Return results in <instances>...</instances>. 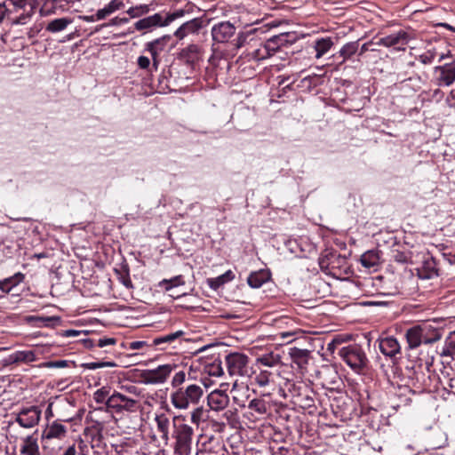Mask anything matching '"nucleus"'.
Segmentation results:
<instances>
[{"label":"nucleus","mask_w":455,"mask_h":455,"mask_svg":"<svg viewBox=\"0 0 455 455\" xmlns=\"http://www.w3.org/2000/svg\"><path fill=\"white\" fill-rule=\"evenodd\" d=\"M189 377L184 371H179L174 373L171 387L172 392L170 395V400L172 406L180 411H185L190 405H197L202 400L204 391L201 384L188 383Z\"/></svg>","instance_id":"nucleus-1"},{"label":"nucleus","mask_w":455,"mask_h":455,"mask_svg":"<svg viewBox=\"0 0 455 455\" xmlns=\"http://www.w3.org/2000/svg\"><path fill=\"white\" fill-rule=\"evenodd\" d=\"M184 421L183 416H175L172 419V436L175 441L173 444L175 455H190L192 451L194 429Z\"/></svg>","instance_id":"nucleus-2"},{"label":"nucleus","mask_w":455,"mask_h":455,"mask_svg":"<svg viewBox=\"0 0 455 455\" xmlns=\"http://www.w3.org/2000/svg\"><path fill=\"white\" fill-rule=\"evenodd\" d=\"M289 34L274 36L265 43L249 42L247 56L254 60H263L273 56L282 46L288 42Z\"/></svg>","instance_id":"nucleus-3"},{"label":"nucleus","mask_w":455,"mask_h":455,"mask_svg":"<svg viewBox=\"0 0 455 455\" xmlns=\"http://www.w3.org/2000/svg\"><path fill=\"white\" fill-rule=\"evenodd\" d=\"M339 355L356 373H360L368 363V359L364 351L356 344L342 347L339 351Z\"/></svg>","instance_id":"nucleus-4"},{"label":"nucleus","mask_w":455,"mask_h":455,"mask_svg":"<svg viewBox=\"0 0 455 455\" xmlns=\"http://www.w3.org/2000/svg\"><path fill=\"white\" fill-rule=\"evenodd\" d=\"M427 327L425 326H413L406 331V340L410 349L419 347L422 343L432 344L441 339V335L437 331H435L431 337L427 336Z\"/></svg>","instance_id":"nucleus-5"},{"label":"nucleus","mask_w":455,"mask_h":455,"mask_svg":"<svg viewBox=\"0 0 455 455\" xmlns=\"http://www.w3.org/2000/svg\"><path fill=\"white\" fill-rule=\"evenodd\" d=\"M227 368L231 376H249L251 369L249 357L242 353H231L225 358Z\"/></svg>","instance_id":"nucleus-6"},{"label":"nucleus","mask_w":455,"mask_h":455,"mask_svg":"<svg viewBox=\"0 0 455 455\" xmlns=\"http://www.w3.org/2000/svg\"><path fill=\"white\" fill-rule=\"evenodd\" d=\"M106 406L116 413L135 412L138 409V401L115 392L107 399Z\"/></svg>","instance_id":"nucleus-7"},{"label":"nucleus","mask_w":455,"mask_h":455,"mask_svg":"<svg viewBox=\"0 0 455 455\" xmlns=\"http://www.w3.org/2000/svg\"><path fill=\"white\" fill-rule=\"evenodd\" d=\"M175 368L176 365L174 364H162L156 369L145 370L141 377L146 384H163L168 379Z\"/></svg>","instance_id":"nucleus-8"},{"label":"nucleus","mask_w":455,"mask_h":455,"mask_svg":"<svg viewBox=\"0 0 455 455\" xmlns=\"http://www.w3.org/2000/svg\"><path fill=\"white\" fill-rule=\"evenodd\" d=\"M228 388V383H221L220 389H215L207 395V403L211 410L220 411L228 406L229 396L226 393Z\"/></svg>","instance_id":"nucleus-9"},{"label":"nucleus","mask_w":455,"mask_h":455,"mask_svg":"<svg viewBox=\"0 0 455 455\" xmlns=\"http://www.w3.org/2000/svg\"><path fill=\"white\" fill-rule=\"evenodd\" d=\"M435 84L439 86H451L455 82V60L434 68Z\"/></svg>","instance_id":"nucleus-10"},{"label":"nucleus","mask_w":455,"mask_h":455,"mask_svg":"<svg viewBox=\"0 0 455 455\" xmlns=\"http://www.w3.org/2000/svg\"><path fill=\"white\" fill-rule=\"evenodd\" d=\"M41 418V411L36 406L21 410L16 417V422L22 427L32 428L36 426Z\"/></svg>","instance_id":"nucleus-11"},{"label":"nucleus","mask_w":455,"mask_h":455,"mask_svg":"<svg viewBox=\"0 0 455 455\" xmlns=\"http://www.w3.org/2000/svg\"><path fill=\"white\" fill-rule=\"evenodd\" d=\"M212 40L219 44L227 43L235 33V28L229 21H222L212 28Z\"/></svg>","instance_id":"nucleus-12"},{"label":"nucleus","mask_w":455,"mask_h":455,"mask_svg":"<svg viewBox=\"0 0 455 455\" xmlns=\"http://www.w3.org/2000/svg\"><path fill=\"white\" fill-rule=\"evenodd\" d=\"M204 50L202 46L191 44L180 50L178 59L187 65L193 66L203 59Z\"/></svg>","instance_id":"nucleus-13"},{"label":"nucleus","mask_w":455,"mask_h":455,"mask_svg":"<svg viewBox=\"0 0 455 455\" xmlns=\"http://www.w3.org/2000/svg\"><path fill=\"white\" fill-rule=\"evenodd\" d=\"M20 455H43L36 432L20 439Z\"/></svg>","instance_id":"nucleus-14"},{"label":"nucleus","mask_w":455,"mask_h":455,"mask_svg":"<svg viewBox=\"0 0 455 455\" xmlns=\"http://www.w3.org/2000/svg\"><path fill=\"white\" fill-rule=\"evenodd\" d=\"M411 39V36L405 30H399L387 36L381 37L377 44L385 47L406 45Z\"/></svg>","instance_id":"nucleus-15"},{"label":"nucleus","mask_w":455,"mask_h":455,"mask_svg":"<svg viewBox=\"0 0 455 455\" xmlns=\"http://www.w3.org/2000/svg\"><path fill=\"white\" fill-rule=\"evenodd\" d=\"M165 27L164 14L161 12L145 17L134 23V28L138 31L150 30L155 28Z\"/></svg>","instance_id":"nucleus-16"},{"label":"nucleus","mask_w":455,"mask_h":455,"mask_svg":"<svg viewBox=\"0 0 455 455\" xmlns=\"http://www.w3.org/2000/svg\"><path fill=\"white\" fill-rule=\"evenodd\" d=\"M378 342L379 348L385 356L395 357L401 352V346L398 340L394 337H380Z\"/></svg>","instance_id":"nucleus-17"},{"label":"nucleus","mask_w":455,"mask_h":455,"mask_svg":"<svg viewBox=\"0 0 455 455\" xmlns=\"http://www.w3.org/2000/svg\"><path fill=\"white\" fill-rule=\"evenodd\" d=\"M418 275L420 279H432L439 275L437 263L432 257L426 259L422 266L418 268Z\"/></svg>","instance_id":"nucleus-18"},{"label":"nucleus","mask_w":455,"mask_h":455,"mask_svg":"<svg viewBox=\"0 0 455 455\" xmlns=\"http://www.w3.org/2000/svg\"><path fill=\"white\" fill-rule=\"evenodd\" d=\"M67 435V427L63 424L53 421L48 425L46 429L44 431L42 437L52 440V439H63Z\"/></svg>","instance_id":"nucleus-19"},{"label":"nucleus","mask_w":455,"mask_h":455,"mask_svg":"<svg viewBox=\"0 0 455 455\" xmlns=\"http://www.w3.org/2000/svg\"><path fill=\"white\" fill-rule=\"evenodd\" d=\"M201 28L198 20L193 19L189 21L183 23L175 32L174 36L179 39L185 38L189 34L196 33Z\"/></svg>","instance_id":"nucleus-20"},{"label":"nucleus","mask_w":455,"mask_h":455,"mask_svg":"<svg viewBox=\"0 0 455 455\" xmlns=\"http://www.w3.org/2000/svg\"><path fill=\"white\" fill-rule=\"evenodd\" d=\"M73 23V19L69 17H61L50 20L45 29L46 31L56 34L64 31L69 25Z\"/></svg>","instance_id":"nucleus-21"},{"label":"nucleus","mask_w":455,"mask_h":455,"mask_svg":"<svg viewBox=\"0 0 455 455\" xmlns=\"http://www.w3.org/2000/svg\"><path fill=\"white\" fill-rule=\"evenodd\" d=\"M36 359V354L32 350L16 351L11 354L6 359L7 363H32Z\"/></svg>","instance_id":"nucleus-22"},{"label":"nucleus","mask_w":455,"mask_h":455,"mask_svg":"<svg viewBox=\"0 0 455 455\" xmlns=\"http://www.w3.org/2000/svg\"><path fill=\"white\" fill-rule=\"evenodd\" d=\"M157 431L162 434L161 437L165 444L169 442V427L170 420L169 418L164 414H156L155 417Z\"/></svg>","instance_id":"nucleus-23"},{"label":"nucleus","mask_w":455,"mask_h":455,"mask_svg":"<svg viewBox=\"0 0 455 455\" xmlns=\"http://www.w3.org/2000/svg\"><path fill=\"white\" fill-rule=\"evenodd\" d=\"M185 332L181 330L172 333L163 335L153 339V346L160 347L161 349H166L167 345L173 343L176 339L183 337Z\"/></svg>","instance_id":"nucleus-24"},{"label":"nucleus","mask_w":455,"mask_h":455,"mask_svg":"<svg viewBox=\"0 0 455 455\" xmlns=\"http://www.w3.org/2000/svg\"><path fill=\"white\" fill-rule=\"evenodd\" d=\"M269 279H270L269 272H267L266 270H259V271L251 273L248 276L247 283L251 288H259L265 283H267Z\"/></svg>","instance_id":"nucleus-25"},{"label":"nucleus","mask_w":455,"mask_h":455,"mask_svg":"<svg viewBox=\"0 0 455 455\" xmlns=\"http://www.w3.org/2000/svg\"><path fill=\"white\" fill-rule=\"evenodd\" d=\"M25 275L19 272L12 276L0 281V290L5 293L10 292L12 288L16 287L19 283L23 282Z\"/></svg>","instance_id":"nucleus-26"},{"label":"nucleus","mask_w":455,"mask_h":455,"mask_svg":"<svg viewBox=\"0 0 455 455\" xmlns=\"http://www.w3.org/2000/svg\"><path fill=\"white\" fill-rule=\"evenodd\" d=\"M290 355L294 363H296L299 368L305 367L308 363V355L309 352L306 349H300L297 347H292L290 349Z\"/></svg>","instance_id":"nucleus-27"},{"label":"nucleus","mask_w":455,"mask_h":455,"mask_svg":"<svg viewBox=\"0 0 455 455\" xmlns=\"http://www.w3.org/2000/svg\"><path fill=\"white\" fill-rule=\"evenodd\" d=\"M442 357H448L451 360L455 359V331L451 332L444 341V345L440 352Z\"/></svg>","instance_id":"nucleus-28"},{"label":"nucleus","mask_w":455,"mask_h":455,"mask_svg":"<svg viewBox=\"0 0 455 455\" xmlns=\"http://www.w3.org/2000/svg\"><path fill=\"white\" fill-rule=\"evenodd\" d=\"M248 391L249 389L247 386H241L237 383V381H235L233 383L231 389L234 403L239 405L240 407H244L246 399L243 398L242 395L243 392L246 393Z\"/></svg>","instance_id":"nucleus-29"},{"label":"nucleus","mask_w":455,"mask_h":455,"mask_svg":"<svg viewBox=\"0 0 455 455\" xmlns=\"http://www.w3.org/2000/svg\"><path fill=\"white\" fill-rule=\"evenodd\" d=\"M248 409L255 412L257 416H263L267 412L269 405L264 399L255 398L250 401Z\"/></svg>","instance_id":"nucleus-30"},{"label":"nucleus","mask_w":455,"mask_h":455,"mask_svg":"<svg viewBox=\"0 0 455 455\" xmlns=\"http://www.w3.org/2000/svg\"><path fill=\"white\" fill-rule=\"evenodd\" d=\"M235 278V275L231 270L226 271L223 275L216 278L208 279V284L212 289L217 290L228 282L232 281Z\"/></svg>","instance_id":"nucleus-31"},{"label":"nucleus","mask_w":455,"mask_h":455,"mask_svg":"<svg viewBox=\"0 0 455 455\" xmlns=\"http://www.w3.org/2000/svg\"><path fill=\"white\" fill-rule=\"evenodd\" d=\"M360 261L367 268L374 267L379 263V253L376 251H368L361 256Z\"/></svg>","instance_id":"nucleus-32"},{"label":"nucleus","mask_w":455,"mask_h":455,"mask_svg":"<svg viewBox=\"0 0 455 455\" xmlns=\"http://www.w3.org/2000/svg\"><path fill=\"white\" fill-rule=\"evenodd\" d=\"M333 42L330 37L321 38L315 41V50L316 52L315 58L320 59L332 47Z\"/></svg>","instance_id":"nucleus-33"},{"label":"nucleus","mask_w":455,"mask_h":455,"mask_svg":"<svg viewBox=\"0 0 455 455\" xmlns=\"http://www.w3.org/2000/svg\"><path fill=\"white\" fill-rule=\"evenodd\" d=\"M185 284L183 275H179L171 279H164L158 283V286L164 289L165 291H170L173 288Z\"/></svg>","instance_id":"nucleus-34"},{"label":"nucleus","mask_w":455,"mask_h":455,"mask_svg":"<svg viewBox=\"0 0 455 455\" xmlns=\"http://www.w3.org/2000/svg\"><path fill=\"white\" fill-rule=\"evenodd\" d=\"M153 5V3H151L149 4H142L136 6H132L126 11V13L132 19L139 18L148 13L152 10Z\"/></svg>","instance_id":"nucleus-35"},{"label":"nucleus","mask_w":455,"mask_h":455,"mask_svg":"<svg viewBox=\"0 0 455 455\" xmlns=\"http://www.w3.org/2000/svg\"><path fill=\"white\" fill-rule=\"evenodd\" d=\"M281 362V356L278 354H267L257 358V363L263 366L274 367L279 364Z\"/></svg>","instance_id":"nucleus-36"},{"label":"nucleus","mask_w":455,"mask_h":455,"mask_svg":"<svg viewBox=\"0 0 455 455\" xmlns=\"http://www.w3.org/2000/svg\"><path fill=\"white\" fill-rule=\"evenodd\" d=\"M272 380L273 374L269 371L261 370L258 373H255L254 383L260 387L268 386Z\"/></svg>","instance_id":"nucleus-37"},{"label":"nucleus","mask_w":455,"mask_h":455,"mask_svg":"<svg viewBox=\"0 0 455 455\" xmlns=\"http://www.w3.org/2000/svg\"><path fill=\"white\" fill-rule=\"evenodd\" d=\"M358 49L357 42H350L342 46L339 50V54L343 58L342 62L349 59L352 55H354Z\"/></svg>","instance_id":"nucleus-38"},{"label":"nucleus","mask_w":455,"mask_h":455,"mask_svg":"<svg viewBox=\"0 0 455 455\" xmlns=\"http://www.w3.org/2000/svg\"><path fill=\"white\" fill-rule=\"evenodd\" d=\"M5 5L8 7V12L11 16L13 13L19 12L20 10H23L27 4V0H6L4 2Z\"/></svg>","instance_id":"nucleus-39"},{"label":"nucleus","mask_w":455,"mask_h":455,"mask_svg":"<svg viewBox=\"0 0 455 455\" xmlns=\"http://www.w3.org/2000/svg\"><path fill=\"white\" fill-rule=\"evenodd\" d=\"M171 36L168 35H165L164 36H161L159 38H156L151 42H148L146 44V45L152 47L156 49V51L163 52L164 51L168 42L170 41Z\"/></svg>","instance_id":"nucleus-40"},{"label":"nucleus","mask_w":455,"mask_h":455,"mask_svg":"<svg viewBox=\"0 0 455 455\" xmlns=\"http://www.w3.org/2000/svg\"><path fill=\"white\" fill-rule=\"evenodd\" d=\"M206 371L209 376L220 377L224 374V370L221 366L220 360L214 361L212 363L206 366Z\"/></svg>","instance_id":"nucleus-41"},{"label":"nucleus","mask_w":455,"mask_h":455,"mask_svg":"<svg viewBox=\"0 0 455 455\" xmlns=\"http://www.w3.org/2000/svg\"><path fill=\"white\" fill-rule=\"evenodd\" d=\"M116 363L115 362H92V363H85L82 364V367L88 370H96L99 368H105V367H116Z\"/></svg>","instance_id":"nucleus-42"},{"label":"nucleus","mask_w":455,"mask_h":455,"mask_svg":"<svg viewBox=\"0 0 455 455\" xmlns=\"http://www.w3.org/2000/svg\"><path fill=\"white\" fill-rule=\"evenodd\" d=\"M184 14H185V11H183V10H177L172 13H166L165 15H164V20L165 27L170 25L175 20L183 17Z\"/></svg>","instance_id":"nucleus-43"},{"label":"nucleus","mask_w":455,"mask_h":455,"mask_svg":"<svg viewBox=\"0 0 455 455\" xmlns=\"http://www.w3.org/2000/svg\"><path fill=\"white\" fill-rule=\"evenodd\" d=\"M204 415V409L203 407H196L193 411L191 412L190 420L193 424L198 426L200 422L202 421V418Z\"/></svg>","instance_id":"nucleus-44"},{"label":"nucleus","mask_w":455,"mask_h":455,"mask_svg":"<svg viewBox=\"0 0 455 455\" xmlns=\"http://www.w3.org/2000/svg\"><path fill=\"white\" fill-rule=\"evenodd\" d=\"M38 321L44 326H53L60 323V318L59 316L38 317Z\"/></svg>","instance_id":"nucleus-45"},{"label":"nucleus","mask_w":455,"mask_h":455,"mask_svg":"<svg viewBox=\"0 0 455 455\" xmlns=\"http://www.w3.org/2000/svg\"><path fill=\"white\" fill-rule=\"evenodd\" d=\"M68 363L67 360H58L46 362L44 365L47 368H64L68 366Z\"/></svg>","instance_id":"nucleus-46"},{"label":"nucleus","mask_w":455,"mask_h":455,"mask_svg":"<svg viewBox=\"0 0 455 455\" xmlns=\"http://www.w3.org/2000/svg\"><path fill=\"white\" fill-rule=\"evenodd\" d=\"M129 22V19L128 18H119V17H115L113 18L112 20H109V22L108 24H102L100 27H105V26H120V25H123V24H126Z\"/></svg>","instance_id":"nucleus-47"},{"label":"nucleus","mask_w":455,"mask_h":455,"mask_svg":"<svg viewBox=\"0 0 455 455\" xmlns=\"http://www.w3.org/2000/svg\"><path fill=\"white\" fill-rule=\"evenodd\" d=\"M114 12L112 9H109V5H106L102 9H99L96 12V19L99 20H104L107 16L110 15Z\"/></svg>","instance_id":"nucleus-48"},{"label":"nucleus","mask_w":455,"mask_h":455,"mask_svg":"<svg viewBox=\"0 0 455 455\" xmlns=\"http://www.w3.org/2000/svg\"><path fill=\"white\" fill-rule=\"evenodd\" d=\"M114 12L112 9H109V5H106L102 9H99L96 12V19L99 20H104L107 16L110 15Z\"/></svg>","instance_id":"nucleus-49"},{"label":"nucleus","mask_w":455,"mask_h":455,"mask_svg":"<svg viewBox=\"0 0 455 455\" xmlns=\"http://www.w3.org/2000/svg\"><path fill=\"white\" fill-rule=\"evenodd\" d=\"M150 63V60L147 56L141 55L137 60V64L140 69H149Z\"/></svg>","instance_id":"nucleus-50"},{"label":"nucleus","mask_w":455,"mask_h":455,"mask_svg":"<svg viewBox=\"0 0 455 455\" xmlns=\"http://www.w3.org/2000/svg\"><path fill=\"white\" fill-rule=\"evenodd\" d=\"M116 343V339L114 338H101L99 339L97 341V346L99 347H104L107 346H112Z\"/></svg>","instance_id":"nucleus-51"},{"label":"nucleus","mask_w":455,"mask_h":455,"mask_svg":"<svg viewBox=\"0 0 455 455\" xmlns=\"http://www.w3.org/2000/svg\"><path fill=\"white\" fill-rule=\"evenodd\" d=\"M13 24H26L28 20L29 19L28 14L21 13L19 16L9 17Z\"/></svg>","instance_id":"nucleus-52"},{"label":"nucleus","mask_w":455,"mask_h":455,"mask_svg":"<svg viewBox=\"0 0 455 455\" xmlns=\"http://www.w3.org/2000/svg\"><path fill=\"white\" fill-rule=\"evenodd\" d=\"M145 347H148V344L146 341L137 340L130 342L128 348L131 350H139Z\"/></svg>","instance_id":"nucleus-53"},{"label":"nucleus","mask_w":455,"mask_h":455,"mask_svg":"<svg viewBox=\"0 0 455 455\" xmlns=\"http://www.w3.org/2000/svg\"><path fill=\"white\" fill-rule=\"evenodd\" d=\"M107 394L108 392L101 388V389H98L95 393H94V399L96 401V403H103L105 401V398L107 396Z\"/></svg>","instance_id":"nucleus-54"},{"label":"nucleus","mask_w":455,"mask_h":455,"mask_svg":"<svg viewBox=\"0 0 455 455\" xmlns=\"http://www.w3.org/2000/svg\"><path fill=\"white\" fill-rule=\"evenodd\" d=\"M445 103L449 108H455V88L446 97Z\"/></svg>","instance_id":"nucleus-55"},{"label":"nucleus","mask_w":455,"mask_h":455,"mask_svg":"<svg viewBox=\"0 0 455 455\" xmlns=\"http://www.w3.org/2000/svg\"><path fill=\"white\" fill-rule=\"evenodd\" d=\"M108 5H109V9H112L115 12L116 11L122 9L124 4L123 0H111Z\"/></svg>","instance_id":"nucleus-56"},{"label":"nucleus","mask_w":455,"mask_h":455,"mask_svg":"<svg viewBox=\"0 0 455 455\" xmlns=\"http://www.w3.org/2000/svg\"><path fill=\"white\" fill-rule=\"evenodd\" d=\"M437 435L442 437V441L439 443L435 442V441H430V445L433 449H439V448L443 447L446 443V438L444 437V435L442 432H438Z\"/></svg>","instance_id":"nucleus-57"},{"label":"nucleus","mask_w":455,"mask_h":455,"mask_svg":"<svg viewBox=\"0 0 455 455\" xmlns=\"http://www.w3.org/2000/svg\"><path fill=\"white\" fill-rule=\"evenodd\" d=\"M444 96V93L440 89H435L430 95L431 100H435L437 102L441 101Z\"/></svg>","instance_id":"nucleus-58"},{"label":"nucleus","mask_w":455,"mask_h":455,"mask_svg":"<svg viewBox=\"0 0 455 455\" xmlns=\"http://www.w3.org/2000/svg\"><path fill=\"white\" fill-rule=\"evenodd\" d=\"M8 7L5 5L4 2L0 3V23L4 20L5 17H10L8 12Z\"/></svg>","instance_id":"nucleus-59"},{"label":"nucleus","mask_w":455,"mask_h":455,"mask_svg":"<svg viewBox=\"0 0 455 455\" xmlns=\"http://www.w3.org/2000/svg\"><path fill=\"white\" fill-rule=\"evenodd\" d=\"M81 332H82L81 331H77V330H66L61 332V336L67 337V338L76 337V336H79L81 334Z\"/></svg>","instance_id":"nucleus-60"},{"label":"nucleus","mask_w":455,"mask_h":455,"mask_svg":"<svg viewBox=\"0 0 455 455\" xmlns=\"http://www.w3.org/2000/svg\"><path fill=\"white\" fill-rule=\"evenodd\" d=\"M79 452L76 451V447L75 444L68 446L64 451L62 455H78Z\"/></svg>","instance_id":"nucleus-61"},{"label":"nucleus","mask_w":455,"mask_h":455,"mask_svg":"<svg viewBox=\"0 0 455 455\" xmlns=\"http://www.w3.org/2000/svg\"><path fill=\"white\" fill-rule=\"evenodd\" d=\"M235 41H236V43H235L236 47L237 48H241L245 44L246 36L243 35V34H240V35H238V36H237Z\"/></svg>","instance_id":"nucleus-62"},{"label":"nucleus","mask_w":455,"mask_h":455,"mask_svg":"<svg viewBox=\"0 0 455 455\" xmlns=\"http://www.w3.org/2000/svg\"><path fill=\"white\" fill-rule=\"evenodd\" d=\"M145 51L148 52L152 58H159L161 52L156 51V49L145 45Z\"/></svg>","instance_id":"nucleus-63"},{"label":"nucleus","mask_w":455,"mask_h":455,"mask_svg":"<svg viewBox=\"0 0 455 455\" xmlns=\"http://www.w3.org/2000/svg\"><path fill=\"white\" fill-rule=\"evenodd\" d=\"M80 19L86 22H94L96 20H99L98 19H96V13L94 15L80 16Z\"/></svg>","instance_id":"nucleus-64"}]
</instances>
